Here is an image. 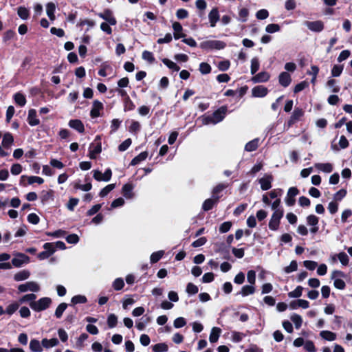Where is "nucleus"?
Returning <instances> with one entry per match:
<instances>
[{
	"instance_id": "f257e3e1",
	"label": "nucleus",
	"mask_w": 352,
	"mask_h": 352,
	"mask_svg": "<svg viewBox=\"0 0 352 352\" xmlns=\"http://www.w3.org/2000/svg\"><path fill=\"white\" fill-rule=\"evenodd\" d=\"M227 110L228 109L226 106H222L215 111L212 115L203 116L201 118L203 124H216L221 122L226 116Z\"/></svg>"
},
{
	"instance_id": "f03ea898",
	"label": "nucleus",
	"mask_w": 352,
	"mask_h": 352,
	"mask_svg": "<svg viewBox=\"0 0 352 352\" xmlns=\"http://www.w3.org/2000/svg\"><path fill=\"white\" fill-rule=\"evenodd\" d=\"M200 47L205 50H221L226 47V43L218 40H208L200 43Z\"/></svg>"
},
{
	"instance_id": "7ed1b4c3",
	"label": "nucleus",
	"mask_w": 352,
	"mask_h": 352,
	"mask_svg": "<svg viewBox=\"0 0 352 352\" xmlns=\"http://www.w3.org/2000/svg\"><path fill=\"white\" fill-rule=\"evenodd\" d=\"M51 303L52 300L50 298L44 297L40 298L37 301L30 302V306L33 310L36 311H41L48 308Z\"/></svg>"
},
{
	"instance_id": "20e7f679",
	"label": "nucleus",
	"mask_w": 352,
	"mask_h": 352,
	"mask_svg": "<svg viewBox=\"0 0 352 352\" xmlns=\"http://www.w3.org/2000/svg\"><path fill=\"white\" fill-rule=\"evenodd\" d=\"M283 214L284 211H276L272 213L269 222V228L270 230H277L278 229L280 221L283 217Z\"/></svg>"
},
{
	"instance_id": "39448f33",
	"label": "nucleus",
	"mask_w": 352,
	"mask_h": 352,
	"mask_svg": "<svg viewBox=\"0 0 352 352\" xmlns=\"http://www.w3.org/2000/svg\"><path fill=\"white\" fill-rule=\"evenodd\" d=\"M18 289L20 292H36L40 289L39 285L34 281H29L26 282L24 284L19 285L18 287Z\"/></svg>"
},
{
	"instance_id": "423d86ee",
	"label": "nucleus",
	"mask_w": 352,
	"mask_h": 352,
	"mask_svg": "<svg viewBox=\"0 0 352 352\" xmlns=\"http://www.w3.org/2000/svg\"><path fill=\"white\" fill-rule=\"evenodd\" d=\"M112 176V172L110 168H107L104 173H102L98 170H94L93 171L94 178L98 182H109Z\"/></svg>"
},
{
	"instance_id": "0eeeda50",
	"label": "nucleus",
	"mask_w": 352,
	"mask_h": 352,
	"mask_svg": "<svg viewBox=\"0 0 352 352\" xmlns=\"http://www.w3.org/2000/svg\"><path fill=\"white\" fill-rule=\"evenodd\" d=\"M304 114V111L299 108H296L293 111L287 123L285 124V129L287 130L296 122H297Z\"/></svg>"
},
{
	"instance_id": "6e6552de",
	"label": "nucleus",
	"mask_w": 352,
	"mask_h": 352,
	"mask_svg": "<svg viewBox=\"0 0 352 352\" xmlns=\"http://www.w3.org/2000/svg\"><path fill=\"white\" fill-rule=\"evenodd\" d=\"M299 190L296 187H291L289 188L285 199L286 204L289 206L294 205L296 199L295 197L298 195Z\"/></svg>"
},
{
	"instance_id": "1a4fd4ad",
	"label": "nucleus",
	"mask_w": 352,
	"mask_h": 352,
	"mask_svg": "<svg viewBox=\"0 0 352 352\" xmlns=\"http://www.w3.org/2000/svg\"><path fill=\"white\" fill-rule=\"evenodd\" d=\"M273 177L272 175L265 174L258 179V183L261 185V188L263 190H267L272 188V182Z\"/></svg>"
},
{
	"instance_id": "9d476101",
	"label": "nucleus",
	"mask_w": 352,
	"mask_h": 352,
	"mask_svg": "<svg viewBox=\"0 0 352 352\" xmlns=\"http://www.w3.org/2000/svg\"><path fill=\"white\" fill-rule=\"evenodd\" d=\"M102 151V145L100 142H93L90 144L89 148V157L91 159H96L97 155Z\"/></svg>"
},
{
	"instance_id": "9b49d317",
	"label": "nucleus",
	"mask_w": 352,
	"mask_h": 352,
	"mask_svg": "<svg viewBox=\"0 0 352 352\" xmlns=\"http://www.w3.org/2000/svg\"><path fill=\"white\" fill-rule=\"evenodd\" d=\"M103 104L99 100H94L90 111V116L92 118H98L100 116V111L103 109Z\"/></svg>"
},
{
	"instance_id": "f8f14e48",
	"label": "nucleus",
	"mask_w": 352,
	"mask_h": 352,
	"mask_svg": "<svg viewBox=\"0 0 352 352\" xmlns=\"http://www.w3.org/2000/svg\"><path fill=\"white\" fill-rule=\"evenodd\" d=\"M30 258L24 254H18L15 257L12 259V265L19 267L24 263H28Z\"/></svg>"
},
{
	"instance_id": "ddd939ff",
	"label": "nucleus",
	"mask_w": 352,
	"mask_h": 352,
	"mask_svg": "<svg viewBox=\"0 0 352 352\" xmlns=\"http://www.w3.org/2000/svg\"><path fill=\"white\" fill-rule=\"evenodd\" d=\"M305 23L313 32H320L324 29V23L321 21H306Z\"/></svg>"
},
{
	"instance_id": "4468645a",
	"label": "nucleus",
	"mask_w": 352,
	"mask_h": 352,
	"mask_svg": "<svg viewBox=\"0 0 352 352\" xmlns=\"http://www.w3.org/2000/svg\"><path fill=\"white\" fill-rule=\"evenodd\" d=\"M219 13L217 8H213L208 14V19L210 27L214 28L216 26L217 23L219 20Z\"/></svg>"
},
{
	"instance_id": "2eb2a0df",
	"label": "nucleus",
	"mask_w": 352,
	"mask_h": 352,
	"mask_svg": "<svg viewBox=\"0 0 352 352\" xmlns=\"http://www.w3.org/2000/svg\"><path fill=\"white\" fill-rule=\"evenodd\" d=\"M267 89L263 86H256L252 89V96L256 98H262L267 95Z\"/></svg>"
},
{
	"instance_id": "dca6fc26",
	"label": "nucleus",
	"mask_w": 352,
	"mask_h": 352,
	"mask_svg": "<svg viewBox=\"0 0 352 352\" xmlns=\"http://www.w3.org/2000/svg\"><path fill=\"white\" fill-rule=\"evenodd\" d=\"M133 186L131 184H126L122 186V193L123 196L128 199H132L134 197V193L133 192Z\"/></svg>"
},
{
	"instance_id": "f3484780",
	"label": "nucleus",
	"mask_w": 352,
	"mask_h": 352,
	"mask_svg": "<svg viewBox=\"0 0 352 352\" xmlns=\"http://www.w3.org/2000/svg\"><path fill=\"white\" fill-rule=\"evenodd\" d=\"M278 81L283 87H288L292 81L290 74L286 72H281L278 76Z\"/></svg>"
},
{
	"instance_id": "a211bd4d",
	"label": "nucleus",
	"mask_w": 352,
	"mask_h": 352,
	"mask_svg": "<svg viewBox=\"0 0 352 352\" xmlns=\"http://www.w3.org/2000/svg\"><path fill=\"white\" fill-rule=\"evenodd\" d=\"M172 26L174 31L175 39H179L185 37V34L182 32L183 28L179 22H174Z\"/></svg>"
},
{
	"instance_id": "6ab92c4d",
	"label": "nucleus",
	"mask_w": 352,
	"mask_h": 352,
	"mask_svg": "<svg viewBox=\"0 0 352 352\" xmlns=\"http://www.w3.org/2000/svg\"><path fill=\"white\" fill-rule=\"evenodd\" d=\"M29 347L32 352H42L43 351L42 342H40L36 339H32L30 340Z\"/></svg>"
},
{
	"instance_id": "aec40b11",
	"label": "nucleus",
	"mask_w": 352,
	"mask_h": 352,
	"mask_svg": "<svg viewBox=\"0 0 352 352\" xmlns=\"http://www.w3.org/2000/svg\"><path fill=\"white\" fill-rule=\"evenodd\" d=\"M58 343H59V341L56 338H51V339L43 338L42 340L43 348H45L46 349L54 347V346H57L58 344Z\"/></svg>"
},
{
	"instance_id": "412c9836",
	"label": "nucleus",
	"mask_w": 352,
	"mask_h": 352,
	"mask_svg": "<svg viewBox=\"0 0 352 352\" xmlns=\"http://www.w3.org/2000/svg\"><path fill=\"white\" fill-rule=\"evenodd\" d=\"M28 122L31 126H36L39 124V120L36 118L35 109H30L28 112Z\"/></svg>"
},
{
	"instance_id": "4be33fe9",
	"label": "nucleus",
	"mask_w": 352,
	"mask_h": 352,
	"mask_svg": "<svg viewBox=\"0 0 352 352\" xmlns=\"http://www.w3.org/2000/svg\"><path fill=\"white\" fill-rule=\"evenodd\" d=\"M270 75L266 72H261L252 78L254 82H267L270 79Z\"/></svg>"
},
{
	"instance_id": "5701e85b",
	"label": "nucleus",
	"mask_w": 352,
	"mask_h": 352,
	"mask_svg": "<svg viewBox=\"0 0 352 352\" xmlns=\"http://www.w3.org/2000/svg\"><path fill=\"white\" fill-rule=\"evenodd\" d=\"M314 166L318 170L326 173H329L333 170V166L330 163H316Z\"/></svg>"
},
{
	"instance_id": "b1692460",
	"label": "nucleus",
	"mask_w": 352,
	"mask_h": 352,
	"mask_svg": "<svg viewBox=\"0 0 352 352\" xmlns=\"http://www.w3.org/2000/svg\"><path fill=\"white\" fill-rule=\"evenodd\" d=\"M69 126L79 133H82L85 130L84 125L80 120H71L69 122Z\"/></svg>"
},
{
	"instance_id": "393cba45",
	"label": "nucleus",
	"mask_w": 352,
	"mask_h": 352,
	"mask_svg": "<svg viewBox=\"0 0 352 352\" xmlns=\"http://www.w3.org/2000/svg\"><path fill=\"white\" fill-rule=\"evenodd\" d=\"M99 16L107 21L109 25H114L116 24V19L112 16L109 11H105L104 13L99 14Z\"/></svg>"
},
{
	"instance_id": "a878e982",
	"label": "nucleus",
	"mask_w": 352,
	"mask_h": 352,
	"mask_svg": "<svg viewBox=\"0 0 352 352\" xmlns=\"http://www.w3.org/2000/svg\"><path fill=\"white\" fill-rule=\"evenodd\" d=\"M218 200H219V197H212V198H211V199H208L205 200V201L204 202L203 206H202L203 210L205 211H208V210L212 209V207L214 206V205L218 201Z\"/></svg>"
},
{
	"instance_id": "bb28decb",
	"label": "nucleus",
	"mask_w": 352,
	"mask_h": 352,
	"mask_svg": "<svg viewBox=\"0 0 352 352\" xmlns=\"http://www.w3.org/2000/svg\"><path fill=\"white\" fill-rule=\"evenodd\" d=\"M221 333V330L219 327H213L211 329V332L209 336V340L211 343H214L217 342L220 334Z\"/></svg>"
},
{
	"instance_id": "cd10ccee",
	"label": "nucleus",
	"mask_w": 352,
	"mask_h": 352,
	"mask_svg": "<svg viewBox=\"0 0 352 352\" xmlns=\"http://www.w3.org/2000/svg\"><path fill=\"white\" fill-rule=\"evenodd\" d=\"M259 144V139L256 138L248 142L245 146V150L248 152H252L257 149Z\"/></svg>"
},
{
	"instance_id": "c85d7f7f",
	"label": "nucleus",
	"mask_w": 352,
	"mask_h": 352,
	"mask_svg": "<svg viewBox=\"0 0 352 352\" xmlns=\"http://www.w3.org/2000/svg\"><path fill=\"white\" fill-rule=\"evenodd\" d=\"M255 292V287L253 285H244L242 287L240 292L239 293L242 296L245 297L251 294H253Z\"/></svg>"
},
{
	"instance_id": "c756f323",
	"label": "nucleus",
	"mask_w": 352,
	"mask_h": 352,
	"mask_svg": "<svg viewBox=\"0 0 352 352\" xmlns=\"http://www.w3.org/2000/svg\"><path fill=\"white\" fill-rule=\"evenodd\" d=\"M56 6L54 3L50 2L46 5V13L51 21L55 20Z\"/></svg>"
},
{
	"instance_id": "7c9ffc66",
	"label": "nucleus",
	"mask_w": 352,
	"mask_h": 352,
	"mask_svg": "<svg viewBox=\"0 0 352 352\" xmlns=\"http://www.w3.org/2000/svg\"><path fill=\"white\" fill-rule=\"evenodd\" d=\"M30 276V272L28 270H22L14 274V278L16 281H22L28 279Z\"/></svg>"
},
{
	"instance_id": "2f4dec72",
	"label": "nucleus",
	"mask_w": 352,
	"mask_h": 352,
	"mask_svg": "<svg viewBox=\"0 0 352 352\" xmlns=\"http://www.w3.org/2000/svg\"><path fill=\"white\" fill-rule=\"evenodd\" d=\"M21 179H27L28 184H33L34 183H37L38 184H41L44 182L43 178L38 176H21Z\"/></svg>"
},
{
	"instance_id": "473e14b6",
	"label": "nucleus",
	"mask_w": 352,
	"mask_h": 352,
	"mask_svg": "<svg viewBox=\"0 0 352 352\" xmlns=\"http://www.w3.org/2000/svg\"><path fill=\"white\" fill-rule=\"evenodd\" d=\"M320 336L322 338L327 341H333L336 339V334L330 331H322L320 333Z\"/></svg>"
},
{
	"instance_id": "72a5a7b5",
	"label": "nucleus",
	"mask_w": 352,
	"mask_h": 352,
	"mask_svg": "<svg viewBox=\"0 0 352 352\" xmlns=\"http://www.w3.org/2000/svg\"><path fill=\"white\" fill-rule=\"evenodd\" d=\"M14 142V138L12 135L7 133L3 135V140H2V146L6 148H9L12 144Z\"/></svg>"
},
{
	"instance_id": "f704fd0d",
	"label": "nucleus",
	"mask_w": 352,
	"mask_h": 352,
	"mask_svg": "<svg viewBox=\"0 0 352 352\" xmlns=\"http://www.w3.org/2000/svg\"><path fill=\"white\" fill-rule=\"evenodd\" d=\"M319 72V68L316 65H311V69L307 72V74L312 76L311 82L314 85L316 81V78Z\"/></svg>"
},
{
	"instance_id": "c9c22d12",
	"label": "nucleus",
	"mask_w": 352,
	"mask_h": 352,
	"mask_svg": "<svg viewBox=\"0 0 352 352\" xmlns=\"http://www.w3.org/2000/svg\"><path fill=\"white\" fill-rule=\"evenodd\" d=\"M327 87L333 93H338L340 91V87L337 85V82L334 79H329L327 82Z\"/></svg>"
},
{
	"instance_id": "e433bc0d",
	"label": "nucleus",
	"mask_w": 352,
	"mask_h": 352,
	"mask_svg": "<svg viewBox=\"0 0 352 352\" xmlns=\"http://www.w3.org/2000/svg\"><path fill=\"white\" fill-rule=\"evenodd\" d=\"M135 105L129 97L124 99V111H132L135 109Z\"/></svg>"
},
{
	"instance_id": "4c0bfd02",
	"label": "nucleus",
	"mask_w": 352,
	"mask_h": 352,
	"mask_svg": "<svg viewBox=\"0 0 352 352\" xmlns=\"http://www.w3.org/2000/svg\"><path fill=\"white\" fill-rule=\"evenodd\" d=\"M164 252L163 250H160L157 252H155L151 254L150 256V261L152 263H155L161 259V258L164 256Z\"/></svg>"
},
{
	"instance_id": "58836bf2",
	"label": "nucleus",
	"mask_w": 352,
	"mask_h": 352,
	"mask_svg": "<svg viewBox=\"0 0 352 352\" xmlns=\"http://www.w3.org/2000/svg\"><path fill=\"white\" fill-rule=\"evenodd\" d=\"M147 156L148 153L146 152H142L131 160V164L133 166L139 164L140 162L145 160Z\"/></svg>"
},
{
	"instance_id": "ea45409f",
	"label": "nucleus",
	"mask_w": 352,
	"mask_h": 352,
	"mask_svg": "<svg viewBox=\"0 0 352 352\" xmlns=\"http://www.w3.org/2000/svg\"><path fill=\"white\" fill-rule=\"evenodd\" d=\"M14 99L15 102L20 105L21 107L24 106L26 103V99L25 96L21 93H16V94H14Z\"/></svg>"
},
{
	"instance_id": "a19ab883",
	"label": "nucleus",
	"mask_w": 352,
	"mask_h": 352,
	"mask_svg": "<svg viewBox=\"0 0 352 352\" xmlns=\"http://www.w3.org/2000/svg\"><path fill=\"white\" fill-rule=\"evenodd\" d=\"M67 307V304L63 302L60 303L56 308L55 311V316L57 318H60L63 316V312L65 311V309Z\"/></svg>"
},
{
	"instance_id": "79ce46f5",
	"label": "nucleus",
	"mask_w": 352,
	"mask_h": 352,
	"mask_svg": "<svg viewBox=\"0 0 352 352\" xmlns=\"http://www.w3.org/2000/svg\"><path fill=\"white\" fill-rule=\"evenodd\" d=\"M115 187H116L115 184H111L106 186L104 188H102L100 190L99 195L101 197H106L111 191H112L115 188Z\"/></svg>"
},
{
	"instance_id": "37998d69",
	"label": "nucleus",
	"mask_w": 352,
	"mask_h": 352,
	"mask_svg": "<svg viewBox=\"0 0 352 352\" xmlns=\"http://www.w3.org/2000/svg\"><path fill=\"white\" fill-rule=\"evenodd\" d=\"M87 300L86 296L83 295H76L72 297L71 302L74 305L76 304H84L87 302Z\"/></svg>"
},
{
	"instance_id": "c03bdc74",
	"label": "nucleus",
	"mask_w": 352,
	"mask_h": 352,
	"mask_svg": "<svg viewBox=\"0 0 352 352\" xmlns=\"http://www.w3.org/2000/svg\"><path fill=\"white\" fill-rule=\"evenodd\" d=\"M291 320L294 322V324L295 325V327L297 329H299L301 327L302 323V318H301V316L300 315L296 314H294L291 316Z\"/></svg>"
},
{
	"instance_id": "a18cd8bd",
	"label": "nucleus",
	"mask_w": 352,
	"mask_h": 352,
	"mask_svg": "<svg viewBox=\"0 0 352 352\" xmlns=\"http://www.w3.org/2000/svg\"><path fill=\"white\" fill-rule=\"evenodd\" d=\"M162 62L163 63L167 66L169 69H171L174 71H179V67L175 63H174L173 61L168 59V58H164L162 60Z\"/></svg>"
},
{
	"instance_id": "49530a36",
	"label": "nucleus",
	"mask_w": 352,
	"mask_h": 352,
	"mask_svg": "<svg viewBox=\"0 0 352 352\" xmlns=\"http://www.w3.org/2000/svg\"><path fill=\"white\" fill-rule=\"evenodd\" d=\"M112 286L113 289L116 291L121 290L124 286L123 279L121 278H118L115 279V280L113 282Z\"/></svg>"
},
{
	"instance_id": "de8ad7c7",
	"label": "nucleus",
	"mask_w": 352,
	"mask_h": 352,
	"mask_svg": "<svg viewBox=\"0 0 352 352\" xmlns=\"http://www.w3.org/2000/svg\"><path fill=\"white\" fill-rule=\"evenodd\" d=\"M259 60L256 57L253 58L251 60V74H254L259 69Z\"/></svg>"
},
{
	"instance_id": "09e8293b",
	"label": "nucleus",
	"mask_w": 352,
	"mask_h": 352,
	"mask_svg": "<svg viewBox=\"0 0 352 352\" xmlns=\"http://www.w3.org/2000/svg\"><path fill=\"white\" fill-rule=\"evenodd\" d=\"M154 352H165L168 351V346L165 343H158L153 346Z\"/></svg>"
},
{
	"instance_id": "8fccbe9b",
	"label": "nucleus",
	"mask_w": 352,
	"mask_h": 352,
	"mask_svg": "<svg viewBox=\"0 0 352 352\" xmlns=\"http://www.w3.org/2000/svg\"><path fill=\"white\" fill-rule=\"evenodd\" d=\"M199 291L198 287L192 283H188L186 289V292L189 295L196 294Z\"/></svg>"
},
{
	"instance_id": "3c124183",
	"label": "nucleus",
	"mask_w": 352,
	"mask_h": 352,
	"mask_svg": "<svg viewBox=\"0 0 352 352\" xmlns=\"http://www.w3.org/2000/svg\"><path fill=\"white\" fill-rule=\"evenodd\" d=\"M280 26L275 23L269 24L265 27V31L270 34L278 32L280 31Z\"/></svg>"
},
{
	"instance_id": "603ef678",
	"label": "nucleus",
	"mask_w": 352,
	"mask_h": 352,
	"mask_svg": "<svg viewBox=\"0 0 352 352\" xmlns=\"http://www.w3.org/2000/svg\"><path fill=\"white\" fill-rule=\"evenodd\" d=\"M298 263L296 261H292L290 264L284 268V272L287 274L292 273L297 270Z\"/></svg>"
},
{
	"instance_id": "864d4df0",
	"label": "nucleus",
	"mask_w": 352,
	"mask_h": 352,
	"mask_svg": "<svg viewBox=\"0 0 352 352\" xmlns=\"http://www.w3.org/2000/svg\"><path fill=\"white\" fill-rule=\"evenodd\" d=\"M303 288L301 286H298L294 290L288 294L290 298H298L302 296Z\"/></svg>"
},
{
	"instance_id": "5fc2aeb1",
	"label": "nucleus",
	"mask_w": 352,
	"mask_h": 352,
	"mask_svg": "<svg viewBox=\"0 0 352 352\" xmlns=\"http://www.w3.org/2000/svg\"><path fill=\"white\" fill-rule=\"evenodd\" d=\"M186 324V320L183 317L177 318L174 322L173 325L176 329L182 328Z\"/></svg>"
},
{
	"instance_id": "6e6d98bb",
	"label": "nucleus",
	"mask_w": 352,
	"mask_h": 352,
	"mask_svg": "<svg viewBox=\"0 0 352 352\" xmlns=\"http://www.w3.org/2000/svg\"><path fill=\"white\" fill-rule=\"evenodd\" d=\"M17 13L19 17L23 20L27 19L29 16V10L24 7H19Z\"/></svg>"
},
{
	"instance_id": "4d7b16f0",
	"label": "nucleus",
	"mask_w": 352,
	"mask_h": 352,
	"mask_svg": "<svg viewBox=\"0 0 352 352\" xmlns=\"http://www.w3.org/2000/svg\"><path fill=\"white\" fill-rule=\"evenodd\" d=\"M343 70V66L340 65H335L331 69V75L333 77H338L340 76Z\"/></svg>"
},
{
	"instance_id": "13d9d810",
	"label": "nucleus",
	"mask_w": 352,
	"mask_h": 352,
	"mask_svg": "<svg viewBox=\"0 0 352 352\" xmlns=\"http://www.w3.org/2000/svg\"><path fill=\"white\" fill-rule=\"evenodd\" d=\"M142 57L144 60H146L150 63H153L155 61V58L153 56V54L149 51H146V50L142 52Z\"/></svg>"
},
{
	"instance_id": "bf43d9fd",
	"label": "nucleus",
	"mask_w": 352,
	"mask_h": 352,
	"mask_svg": "<svg viewBox=\"0 0 352 352\" xmlns=\"http://www.w3.org/2000/svg\"><path fill=\"white\" fill-rule=\"evenodd\" d=\"M249 10L247 8H241L239 12V20L245 22L248 20Z\"/></svg>"
},
{
	"instance_id": "052dcab7",
	"label": "nucleus",
	"mask_w": 352,
	"mask_h": 352,
	"mask_svg": "<svg viewBox=\"0 0 352 352\" xmlns=\"http://www.w3.org/2000/svg\"><path fill=\"white\" fill-rule=\"evenodd\" d=\"M43 248L46 250L47 254H49L50 256H51L56 252L53 243H45L43 244Z\"/></svg>"
},
{
	"instance_id": "680f3d73",
	"label": "nucleus",
	"mask_w": 352,
	"mask_h": 352,
	"mask_svg": "<svg viewBox=\"0 0 352 352\" xmlns=\"http://www.w3.org/2000/svg\"><path fill=\"white\" fill-rule=\"evenodd\" d=\"M339 261L343 265H347L349 264V258L348 255L345 252H340L337 255Z\"/></svg>"
},
{
	"instance_id": "e2e57ef3",
	"label": "nucleus",
	"mask_w": 352,
	"mask_h": 352,
	"mask_svg": "<svg viewBox=\"0 0 352 352\" xmlns=\"http://www.w3.org/2000/svg\"><path fill=\"white\" fill-rule=\"evenodd\" d=\"M19 305L16 302L10 304L6 309V313L8 315L13 314L19 308Z\"/></svg>"
},
{
	"instance_id": "0e129e2a",
	"label": "nucleus",
	"mask_w": 352,
	"mask_h": 352,
	"mask_svg": "<svg viewBox=\"0 0 352 352\" xmlns=\"http://www.w3.org/2000/svg\"><path fill=\"white\" fill-rule=\"evenodd\" d=\"M199 71L202 74H207L211 72V67L206 63H201L199 65Z\"/></svg>"
},
{
	"instance_id": "69168bd1",
	"label": "nucleus",
	"mask_w": 352,
	"mask_h": 352,
	"mask_svg": "<svg viewBox=\"0 0 352 352\" xmlns=\"http://www.w3.org/2000/svg\"><path fill=\"white\" fill-rule=\"evenodd\" d=\"M118 322L117 317L111 314L108 316L107 324L110 328H113L116 326Z\"/></svg>"
},
{
	"instance_id": "338daca9",
	"label": "nucleus",
	"mask_w": 352,
	"mask_h": 352,
	"mask_svg": "<svg viewBox=\"0 0 352 352\" xmlns=\"http://www.w3.org/2000/svg\"><path fill=\"white\" fill-rule=\"evenodd\" d=\"M269 16V12L267 10L265 9H261V10H259L256 13V16L258 19L259 20H263V19H265L268 17Z\"/></svg>"
},
{
	"instance_id": "774afa93",
	"label": "nucleus",
	"mask_w": 352,
	"mask_h": 352,
	"mask_svg": "<svg viewBox=\"0 0 352 352\" xmlns=\"http://www.w3.org/2000/svg\"><path fill=\"white\" fill-rule=\"evenodd\" d=\"M318 218L314 214H310L307 217V222L308 225L311 226H317V224L318 223Z\"/></svg>"
}]
</instances>
